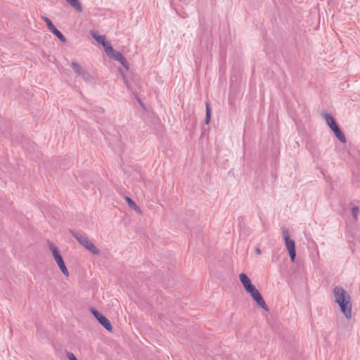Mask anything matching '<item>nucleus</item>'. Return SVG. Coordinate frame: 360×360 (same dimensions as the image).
Here are the masks:
<instances>
[{"mask_svg": "<svg viewBox=\"0 0 360 360\" xmlns=\"http://www.w3.org/2000/svg\"><path fill=\"white\" fill-rule=\"evenodd\" d=\"M335 302L338 304L340 311L345 317L349 320L352 319V300L349 293L342 287L336 286L333 290Z\"/></svg>", "mask_w": 360, "mask_h": 360, "instance_id": "nucleus-1", "label": "nucleus"}, {"mask_svg": "<svg viewBox=\"0 0 360 360\" xmlns=\"http://www.w3.org/2000/svg\"><path fill=\"white\" fill-rule=\"evenodd\" d=\"M72 236L86 250L94 255H99V249L89 239L86 235L70 231Z\"/></svg>", "mask_w": 360, "mask_h": 360, "instance_id": "nucleus-2", "label": "nucleus"}, {"mask_svg": "<svg viewBox=\"0 0 360 360\" xmlns=\"http://www.w3.org/2000/svg\"><path fill=\"white\" fill-rule=\"evenodd\" d=\"M282 235L285 241V245L288 250L289 255L292 262L295 261L296 257L295 244V241L289 236L288 229L285 227H282Z\"/></svg>", "mask_w": 360, "mask_h": 360, "instance_id": "nucleus-3", "label": "nucleus"}, {"mask_svg": "<svg viewBox=\"0 0 360 360\" xmlns=\"http://www.w3.org/2000/svg\"><path fill=\"white\" fill-rule=\"evenodd\" d=\"M105 53L109 58L120 62L126 70L129 69V64L126 58L122 53L115 51L112 46L106 47Z\"/></svg>", "mask_w": 360, "mask_h": 360, "instance_id": "nucleus-4", "label": "nucleus"}, {"mask_svg": "<svg viewBox=\"0 0 360 360\" xmlns=\"http://www.w3.org/2000/svg\"><path fill=\"white\" fill-rule=\"evenodd\" d=\"M249 293L252 299L256 302L258 306L266 311H269V308L267 304H266L263 297L260 294L259 291L256 288V287H253L249 291L247 292Z\"/></svg>", "mask_w": 360, "mask_h": 360, "instance_id": "nucleus-5", "label": "nucleus"}, {"mask_svg": "<svg viewBox=\"0 0 360 360\" xmlns=\"http://www.w3.org/2000/svg\"><path fill=\"white\" fill-rule=\"evenodd\" d=\"M91 313L94 314L95 318L98 322L108 331H111L112 329V325L110 321L104 316L101 313L98 311L96 309L92 308L91 309Z\"/></svg>", "mask_w": 360, "mask_h": 360, "instance_id": "nucleus-6", "label": "nucleus"}, {"mask_svg": "<svg viewBox=\"0 0 360 360\" xmlns=\"http://www.w3.org/2000/svg\"><path fill=\"white\" fill-rule=\"evenodd\" d=\"M42 20L46 22L49 30L55 34L61 41L65 42L66 39L65 36L62 34L60 31H59L53 24L51 19L48 17L43 16Z\"/></svg>", "mask_w": 360, "mask_h": 360, "instance_id": "nucleus-7", "label": "nucleus"}, {"mask_svg": "<svg viewBox=\"0 0 360 360\" xmlns=\"http://www.w3.org/2000/svg\"><path fill=\"white\" fill-rule=\"evenodd\" d=\"M239 278L246 292L249 291L250 289L255 287V285L252 283L251 280L245 274L241 273L239 275Z\"/></svg>", "mask_w": 360, "mask_h": 360, "instance_id": "nucleus-8", "label": "nucleus"}, {"mask_svg": "<svg viewBox=\"0 0 360 360\" xmlns=\"http://www.w3.org/2000/svg\"><path fill=\"white\" fill-rule=\"evenodd\" d=\"M92 37L100 44H101L104 49H105V51H106V47L109 46H111L107 41H106V39H105V37L104 35H98L95 32H91V33Z\"/></svg>", "mask_w": 360, "mask_h": 360, "instance_id": "nucleus-9", "label": "nucleus"}, {"mask_svg": "<svg viewBox=\"0 0 360 360\" xmlns=\"http://www.w3.org/2000/svg\"><path fill=\"white\" fill-rule=\"evenodd\" d=\"M321 115L324 118V120L326 121L327 125L330 127V129L338 125L335 121L334 118L331 116V115L328 114L326 112H322Z\"/></svg>", "mask_w": 360, "mask_h": 360, "instance_id": "nucleus-10", "label": "nucleus"}, {"mask_svg": "<svg viewBox=\"0 0 360 360\" xmlns=\"http://www.w3.org/2000/svg\"><path fill=\"white\" fill-rule=\"evenodd\" d=\"M331 130L334 133V134L335 135L336 138L341 143H346V141H347L346 137H345V134H343V132L340 129L338 125L337 127L333 128Z\"/></svg>", "mask_w": 360, "mask_h": 360, "instance_id": "nucleus-11", "label": "nucleus"}, {"mask_svg": "<svg viewBox=\"0 0 360 360\" xmlns=\"http://www.w3.org/2000/svg\"><path fill=\"white\" fill-rule=\"evenodd\" d=\"M71 68L74 70V72L76 73L77 77H79L82 75L83 72L84 71V69L83 67L79 64L77 61H72L71 63Z\"/></svg>", "mask_w": 360, "mask_h": 360, "instance_id": "nucleus-12", "label": "nucleus"}, {"mask_svg": "<svg viewBox=\"0 0 360 360\" xmlns=\"http://www.w3.org/2000/svg\"><path fill=\"white\" fill-rule=\"evenodd\" d=\"M80 77L82 78V79L86 82V83H91L92 82V76L91 75V74L86 71V70H84V71L83 72V73L82 74V75L80 76Z\"/></svg>", "mask_w": 360, "mask_h": 360, "instance_id": "nucleus-13", "label": "nucleus"}, {"mask_svg": "<svg viewBox=\"0 0 360 360\" xmlns=\"http://www.w3.org/2000/svg\"><path fill=\"white\" fill-rule=\"evenodd\" d=\"M125 200L128 203V205L131 208H134L137 212H140L139 207L136 205V204L129 197H125Z\"/></svg>", "mask_w": 360, "mask_h": 360, "instance_id": "nucleus-14", "label": "nucleus"}, {"mask_svg": "<svg viewBox=\"0 0 360 360\" xmlns=\"http://www.w3.org/2000/svg\"><path fill=\"white\" fill-rule=\"evenodd\" d=\"M49 248L52 252L54 259L61 255L58 249L53 243L49 244Z\"/></svg>", "mask_w": 360, "mask_h": 360, "instance_id": "nucleus-15", "label": "nucleus"}, {"mask_svg": "<svg viewBox=\"0 0 360 360\" xmlns=\"http://www.w3.org/2000/svg\"><path fill=\"white\" fill-rule=\"evenodd\" d=\"M211 118V108L208 103H206V116L205 122L207 124L210 122Z\"/></svg>", "mask_w": 360, "mask_h": 360, "instance_id": "nucleus-16", "label": "nucleus"}, {"mask_svg": "<svg viewBox=\"0 0 360 360\" xmlns=\"http://www.w3.org/2000/svg\"><path fill=\"white\" fill-rule=\"evenodd\" d=\"M58 266L59 269H60V271H62V273L65 276H68L69 273H68V270L65 264V262H63V263H60Z\"/></svg>", "mask_w": 360, "mask_h": 360, "instance_id": "nucleus-17", "label": "nucleus"}, {"mask_svg": "<svg viewBox=\"0 0 360 360\" xmlns=\"http://www.w3.org/2000/svg\"><path fill=\"white\" fill-rule=\"evenodd\" d=\"M352 217L354 219H357V216L359 212V209L358 207H353L351 210Z\"/></svg>", "mask_w": 360, "mask_h": 360, "instance_id": "nucleus-18", "label": "nucleus"}, {"mask_svg": "<svg viewBox=\"0 0 360 360\" xmlns=\"http://www.w3.org/2000/svg\"><path fill=\"white\" fill-rule=\"evenodd\" d=\"M54 259H55V261H56V262L57 263L58 265L60 264V263H63L64 262L61 255L58 257H56V258H55Z\"/></svg>", "mask_w": 360, "mask_h": 360, "instance_id": "nucleus-19", "label": "nucleus"}, {"mask_svg": "<svg viewBox=\"0 0 360 360\" xmlns=\"http://www.w3.org/2000/svg\"><path fill=\"white\" fill-rule=\"evenodd\" d=\"M67 356L69 360H77L76 356L72 353L69 352L68 353Z\"/></svg>", "mask_w": 360, "mask_h": 360, "instance_id": "nucleus-20", "label": "nucleus"}, {"mask_svg": "<svg viewBox=\"0 0 360 360\" xmlns=\"http://www.w3.org/2000/svg\"><path fill=\"white\" fill-rule=\"evenodd\" d=\"M255 252H257V254L258 255H260L261 254V250L259 248H257L255 249Z\"/></svg>", "mask_w": 360, "mask_h": 360, "instance_id": "nucleus-21", "label": "nucleus"}]
</instances>
